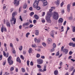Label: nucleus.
<instances>
[{"label":"nucleus","instance_id":"12","mask_svg":"<svg viewBox=\"0 0 75 75\" xmlns=\"http://www.w3.org/2000/svg\"><path fill=\"white\" fill-rule=\"evenodd\" d=\"M68 52V50L67 49H64L63 52L65 53V54H67Z\"/></svg>","mask_w":75,"mask_h":75},{"label":"nucleus","instance_id":"47","mask_svg":"<svg viewBox=\"0 0 75 75\" xmlns=\"http://www.w3.org/2000/svg\"><path fill=\"white\" fill-rule=\"evenodd\" d=\"M14 10V9L13 8H11L10 9V11H11V12L12 13L13 12V11Z\"/></svg>","mask_w":75,"mask_h":75},{"label":"nucleus","instance_id":"57","mask_svg":"<svg viewBox=\"0 0 75 75\" xmlns=\"http://www.w3.org/2000/svg\"><path fill=\"white\" fill-rule=\"evenodd\" d=\"M19 19L21 20V21H23V19H22V18H21V16H20Z\"/></svg>","mask_w":75,"mask_h":75},{"label":"nucleus","instance_id":"49","mask_svg":"<svg viewBox=\"0 0 75 75\" xmlns=\"http://www.w3.org/2000/svg\"><path fill=\"white\" fill-rule=\"evenodd\" d=\"M59 65L60 66H62V62H60V64H59Z\"/></svg>","mask_w":75,"mask_h":75},{"label":"nucleus","instance_id":"59","mask_svg":"<svg viewBox=\"0 0 75 75\" xmlns=\"http://www.w3.org/2000/svg\"><path fill=\"white\" fill-rule=\"evenodd\" d=\"M4 30L5 32H6V31H7V29H6V28H4Z\"/></svg>","mask_w":75,"mask_h":75},{"label":"nucleus","instance_id":"35","mask_svg":"<svg viewBox=\"0 0 75 75\" xmlns=\"http://www.w3.org/2000/svg\"><path fill=\"white\" fill-rule=\"evenodd\" d=\"M21 58L24 60V57H23V56L21 55Z\"/></svg>","mask_w":75,"mask_h":75},{"label":"nucleus","instance_id":"31","mask_svg":"<svg viewBox=\"0 0 75 75\" xmlns=\"http://www.w3.org/2000/svg\"><path fill=\"white\" fill-rule=\"evenodd\" d=\"M32 47H33L34 48H35L37 47V46L35 44H33L32 45Z\"/></svg>","mask_w":75,"mask_h":75},{"label":"nucleus","instance_id":"3","mask_svg":"<svg viewBox=\"0 0 75 75\" xmlns=\"http://www.w3.org/2000/svg\"><path fill=\"white\" fill-rule=\"evenodd\" d=\"M51 16H50V15L48 16L47 15L45 18V19L47 21V23H51V20L50 19V18Z\"/></svg>","mask_w":75,"mask_h":75},{"label":"nucleus","instance_id":"9","mask_svg":"<svg viewBox=\"0 0 75 75\" xmlns=\"http://www.w3.org/2000/svg\"><path fill=\"white\" fill-rule=\"evenodd\" d=\"M71 8V4H69L67 6V10L68 12H70V8Z\"/></svg>","mask_w":75,"mask_h":75},{"label":"nucleus","instance_id":"46","mask_svg":"<svg viewBox=\"0 0 75 75\" xmlns=\"http://www.w3.org/2000/svg\"><path fill=\"white\" fill-rule=\"evenodd\" d=\"M40 41L41 40H40V39H38L37 40V42H38V43H39V42H40Z\"/></svg>","mask_w":75,"mask_h":75},{"label":"nucleus","instance_id":"16","mask_svg":"<svg viewBox=\"0 0 75 75\" xmlns=\"http://www.w3.org/2000/svg\"><path fill=\"white\" fill-rule=\"evenodd\" d=\"M16 61L17 62H19V63L21 62V60H20V59L19 57H17V59H16Z\"/></svg>","mask_w":75,"mask_h":75},{"label":"nucleus","instance_id":"11","mask_svg":"<svg viewBox=\"0 0 75 75\" xmlns=\"http://www.w3.org/2000/svg\"><path fill=\"white\" fill-rule=\"evenodd\" d=\"M41 1H43V6H46L47 5V1L46 0H41Z\"/></svg>","mask_w":75,"mask_h":75},{"label":"nucleus","instance_id":"60","mask_svg":"<svg viewBox=\"0 0 75 75\" xmlns=\"http://www.w3.org/2000/svg\"><path fill=\"white\" fill-rule=\"evenodd\" d=\"M29 10H31V11H32V10H33V8H32V7H30L29 8Z\"/></svg>","mask_w":75,"mask_h":75},{"label":"nucleus","instance_id":"2","mask_svg":"<svg viewBox=\"0 0 75 75\" xmlns=\"http://www.w3.org/2000/svg\"><path fill=\"white\" fill-rule=\"evenodd\" d=\"M59 18V14L58 13L56 12H54V14L53 15V18L55 20H58Z\"/></svg>","mask_w":75,"mask_h":75},{"label":"nucleus","instance_id":"37","mask_svg":"<svg viewBox=\"0 0 75 75\" xmlns=\"http://www.w3.org/2000/svg\"><path fill=\"white\" fill-rule=\"evenodd\" d=\"M64 47L62 46V47L61 48V51H64Z\"/></svg>","mask_w":75,"mask_h":75},{"label":"nucleus","instance_id":"24","mask_svg":"<svg viewBox=\"0 0 75 75\" xmlns=\"http://www.w3.org/2000/svg\"><path fill=\"white\" fill-rule=\"evenodd\" d=\"M1 30L2 33H3L4 32V27H3V26L1 28Z\"/></svg>","mask_w":75,"mask_h":75},{"label":"nucleus","instance_id":"18","mask_svg":"<svg viewBox=\"0 0 75 75\" xmlns=\"http://www.w3.org/2000/svg\"><path fill=\"white\" fill-rule=\"evenodd\" d=\"M72 31L74 32L75 33V26H72Z\"/></svg>","mask_w":75,"mask_h":75},{"label":"nucleus","instance_id":"30","mask_svg":"<svg viewBox=\"0 0 75 75\" xmlns=\"http://www.w3.org/2000/svg\"><path fill=\"white\" fill-rule=\"evenodd\" d=\"M30 33H26V37H27V38H28V35H30Z\"/></svg>","mask_w":75,"mask_h":75},{"label":"nucleus","instance_id":"40","mask_svg":"<svg viewBox=\"0 0 75 75\" xmlns=\"http://www.w3.org/2000/svg\"><path fill=\"white\" fill-rule=\"evenodd\" d=\"M64 4V2H62L60 4L61 7H62Z\"/></svg>","mask_w":75,"mask_h":75},{"label":"nucleus","instance_id":"10","mask_svg":"<svg viewBox=\"0 0 75 75\" xmlns=\"http://www.w3.org/2000/svg\"><path fill=\"white\" fill-rule=\"evenodd\" d=\"M18 0H14V4H16V6H18L19 5V1H18Z\"/></svg>","mask_w":75,"mask_h":75},{"label":"nucleus","instance_id":"44","mask_svg":"<svg viewBox=\"0 0 75 75\" xmlns=\"http://www.w3.org/2000/svg\"><path fill=\"white\" fill-rule=\"evenodd\" d=\"M3 55L4 57H6V53L4 51L3 52Z\"/></svg>","mask_w":75,"mask_h":75},{"label":"nucleus","instance_id":"45","mask_svg":"<svg viewBox=\"0 0 75 75\" xmlns=\"http://www.w3.org/2000/svg\"><path fill=\"white\" fill-rule=\"evenodd\" d=\"M69 20H72V19H73V17L72 16L70 17L69 18Z\"/></svg>","mask_w":75,"mask_h":75},{"label":"nucleus","instance_id":"55","mask_svg":"<svg viewBox=\"0 0 75 75\" xmlns=\"http://www.w3.org/2000/svg\"><path fill=\"white\" fill-rule=\"evenodd\" d=\"M71 40L73 41L74 42H75V38H72Z\"/></svg>","mask_w":75,"mask_h":75},{"label":"nucleus","instance_id":"17","mask_svg":"<svg viewBox=\"0 0 75 75\" xmlns=\"http://www.w3.org/2000/svg\"><path fill=\"white\" fill-rule=\"evenodd\" d=\"M52 41V40L51 38H49L48 39L47 42L48 44H51V42Z\"/></svg>","mask_w":75,"mask_h":75},{"label":"nucleus","instance_id":"41","mask_svg":"<svg viewBox=\"0 0 75 75\" xmlns=\"http://www.w3.org/2000/svg\"><path fill=\"white\" fill-rule=\"evenodd\" d=\"M40 57V55L39 54H37L36 56V57H37V58H39Z\"/></svg>","mask_w":75,"mask_h":75},{"label":"nucleus","instance_id":"52","mask_svg":"<svg viewBox=\"0 0 75 75\" xmlns=\"http://www.w3.org/2000/svg\"><path fill=\"white\" fill-rule=\"evenodd\" d=\"M66 23H67V21H65L63 23L64 25H66Z\"/></svg>","mask_w":75,"mask_h":75},{"label":"nucleus","instance_id":"32","mask_svg":"<svg viewBox=\"0 0 75 75\" xmlns=\"http://www.w3.org/2000/svg\"><path fill=\"white\" fill-rule=\"evenodd\" d=\"M42 45H43V46H44V47H46V44H45V43L44 42H43L42 43Z\"/></svg>","mask_w":75,"mask_h":75},{"label":"nucleus","instance_id":"4","mask_svg":"<svg viewBox=\"0 0 75 75\" xmlns=\"http://www.w3.org/2000/svg\"><path fill=\"white\" fill-rule=\"evenodd\" d=\"M11 56H9L8 59V61L9 65H11L13 64V61L11 60Z\"/></svg>","mask_w":75,"mask_h":75},{"label":"nucleus","instance_id":"63","mask_svg":"<svg viewBox=\"0 0 75 75\" xmlns=\"http://www.w3.org/2000/svg\"><path fill=\"white\" fill-rule=\"evenodd\" d=\"M2 55H0V60H1L2 59Z\"/></svg>","mask_w":75,"mask_h":75},{"label":"nucleus","instance_id":"34","mask_svg":"<svg viewBox=\"0 0 75 75\" xmlns=\"http://www.w3.org/2000/svg\"><path fill=\"white\" fill-rule=\"evenodd\" d=\"M19 49L20 51H21V50H22V49H23V46H20Z\"/></svg>","mask_w":75,"mask_h":75},{"label":"nucleus","instance_id":"42","mask_svg":"<svg viewBox=\"0 0 75 75\" xmlns=\"http://www.w3.org/2000/svg\"><path fill=\"white\" fill-rule=\"evenodd\" d=\"M27 65L28 66L30 65V61L28 60L27 61Z\"/></svg>","mask_w":75,"mask_h":75},{"label":"nucleus","instance_id":"53","mask_svg":"<svg viewBox=\"0 0 75 75\" xmlns=\"http://www.w3.org/2000/svg\"><path fill=\"white\" fill-rule=\"evenodd\" d=\"M33 27V25L31 24L29 26V28H32Z\"/></svg>","mask_w":75,"mask_h":75},{"label":"nucleus","instance_id":"56","mask_svg":"<svg viewBox=\"0 0 75 75\" xmlns=\"http://www.w3.org/2000/svg\"><path fill=\"white\" fill-rule=\"evenodd\" d=\"M54 49V48H53V49H52L51 50V52H53V51H55Z\"/></svg>","mask_w":75,"mask_h":75},{"label":"nucleus","instance_id":"5","mask_svg":"<svg viewBox=\"0 0 75 75\" xmlns=\"http://www.w3.org/2000/svg\"><path fill=\"white\" fill-rule=\"evenodd\" d=\"M54 9H55V7H52L51 9H50L49 10V11H48L47 13V16H51V15L52 14V13L51 12L53 10H54Z\"/></svg>","mask_w":75,"mask_h":75},{"label":"nucleus","instance_id":"19","mask_svg":"<svg viewBox=\"0 0 75 75\" xmlns=\"http://www.w3.org/2000/svg\"><path fill=\"white\" fill-rule=\"evenodd\" d=\"M60 1L59 0H57V3H56V4L57 5V6H58V5L59 4V3L60 2H59Z\"/></svg>","mask_w":75,"mask_h":75},{"label":"nucleus","instance_id":"8","mask_svg":"<svg viewBox=\"0 0 75 75\" xmlns=\"http://www.w3.org/2000/svg\"><path fill=\"white\" fill-rule=\"evenodd\" d=\"M37 61L38 64L39 65H41V64H42L43 63V60L41 59H38Z\"/></svg>","mask_w":75,"mask_h":75},{"label":"nucleus","instance_id":"14","mask_svg":"<svg viewBox=\"0 0 75 75\" xmlns=\"http://www.w3.org/2000/svg\"><path fill=\"white\" fill-rule=\"evenodd\" d=\"M62 22H63V18H60L58 21L59 23H62Z\"/></svg>","mask_w":75,"mask_h":75},{"label":"nucleus","instance_id":"23","mask_svg":"<svg viewBox=\"0 0 75 75\" xmlns=\"http://www.w3.org/2000/svg\"><path fill=\"white\" fill-rule=\"evenodd\" d=\"M27 7V5H26V4H25L23 6V8L25 9Z\"/></svg>","mask_w":75,"mask_h":75},{"label":"nucleus","instance_id":"36","mask_svg":"<svg viewBox=\"0 0 75 75\" xmlns=\"http://www.w3.org/2000/svg\"><path fill=\"white\" fill-rule=\"evenodd\" d=\"M14 69V67H12L10 69V71H13Z\"/></svg>","mask_w":75,"mask_h":75},{"label":"nucleus","instance_id":"54","mask_svg":"<svg viewBox=\"0 0 75 75\" xmlns=\"http://www.w3.org/2000/svg\"><path fill=\"white\" fill-rule=\"evenodd\" d=\"M25 24L26 26H28V25H29V24L28 23H25Z\"/></svg>","mask_w":75,"mask_h":75},{"label":"nucleus","instance_id":"22","mask_svg":"<svg viewBox=\"0 0 75 75\" xmlns=\"http://www.w3.org/2000/svg\"><path fill=\"white\" fill-rule=\"evenodd\" d=\"M58 71L57 70H55L54 72V74L55 75H57L58 74Z\"/></svg>","mask_w":75,"mask_h":75},{"label":"nucleus","instance_id":"27","mask_svg":"<svg viewBox=\"0 0 75 75\" xmlns=\"http://www.w3.org/2000/svg\"><path fill=\"white\" fill-rule=\"evenodd\" d=\"M46 66H44L43 71H47V69H46Z\"/></svg>","mask_w":75,"mask_h":75},{"label":"nucleus","instance_id":"7","mask_svg":"<svg viewBox=\"0 0 75 75\" xmlns=\"http://www.w3.org/2000/svg\"><path fill=\"white\" fill-rule=\"evenodd\" d=\"M38 3H39V1H38V0H36L34 2V3L33 4V7L34 8L37 7V6H38Z\"/></svg>","mask_w":75,"mask_h":75},{"label":"nucleus","instance_id":"38","mask_svg":"<svg viewBox=\"0 0 75 75\" xmlns=\"http://www.w3.org/2000/svg\"><path fill=\"white\" fill-rule=\"evenodd\" d=\"M22 70L23 72H25V69H24V68H22Z\"/></svg>","mask_w":75,"mask_h":75},{"label":"nucleus","instance_id":"50","mask_svg":"<svg viewBox=\"0 0 75 75\" xmlns=\"http://www.w3.org/2000/svg\"><path fill=\"white\" fill-rule=\"evenodd\" d=\"M30 65L31 66H33V62H31L30 63Z\"/></svg>","mask_w":75,"mask_h":75},{"label":"nucleus","instance_id":"33","mask_svg":"<svg viewBox=\"0 0 75 75\" xmlns=\"http://www.w3.org/2000/svg\"><path fill=\"white\" fill-rule=\"evenodd\" d=\"M34 13L33 12H32L30 14V16H33V15H34Z\"/></svg>","mask_w":75,"mask_h":75},{"label":"nucleus","instance_id":"58","mask_svg":"<svg viewBox=\"0 0 75 75\" xmlns=\"http://www.w3.org/2000/svg\"><path fill=\"white\" fill-rule=\"evenodd\" d=\"M37 40V38H35L34 39V40H35V42H37V40Z\"/></svg>","mask_w":75,"mask_h":75},{"label":"nucleus","instance_id":"43","mask_svg":"<svg viewBox=\"0 0 75 75\" xmlns=\"http://www.w3.org/2000/svg\"><path fill=\"white\" fill-rule=\"evenodd\" d=\"M69 45H70V46H72V45H73V43L70 42L69 43Z\"/></svg>","mask_w":75,"mask_h":75},{"label":"nucleus","instance_id":"15","mask_svg":"<svg viewBox=\"0 0 75 75\" xmlns=\"http://www.w3.org/2000/svg\"><path fill=\"white\" fill-rule=\"evenodd\" d=\"M34 17H35V19L36 20H38L39 19V16L37 14H35L34 15Z\"/></svg>","mask_w":75,"mask_h":75},{"label":"nucleus","instance_id":"13","mask_svg":"<svg viewBox=\"0 0 75 75\" xmlns=\"http://www.w3.org/2000/svg\"><path fill=\"white\" fill-rule=\"evenodd\" d=\"M35 33L36 35H39V30H36Z\"/></svg>","mask_w":75,"mask_h":75},{"label":"nucleus","instance_id":"51","mask_svg":"<svg viewBox=\"0 0 75 75\" xmlns=\"http://www.w3.org/2000/svg\"><path fill=\"white\" fill-rule=\"evenodd\" d=\"M9 55V53H8V52H7L6 53V55H7L6 56V58H7L8 57Z\"/></svg>","mask_w":75,"mask_h":75},{"label":"nucleus","instance_id":"62","mask_svg":"<svg viewBox=\"0 0 75 75\" xmlns=\"http://www.w3.org/2000/svg\"><path fill=\"white\" fill-rule=\"evenodd\" d=\"M72 53H73V52H72V51H70L69 52V55H71V54H72Z\"/></svg>","mask_w":75,"mask_h":75},{"label":"nucleus","instance_id":"28","mask_svg":"<svg viewBox=\"0 0 75 75\" xmlns=\"http://www.w3.org/2000/svg\"><path fill=\"white\" fill-rule=\"evenodd\" d=\"M53 48H56V45L55 44V43H54L53 44Z\"/></svg>","mask_w":75,"mask_h":75},{"label":"nucleus","instance_id":"29","mask_svg":"<svg viewBox=\"0 0 75 75\" xmlns=\"http://www.w3.org/2000/svg\"><path fill=\"white\" fill-rule=\"evenodd\" d=\"M28 52H29L30 54V53H31V52H32V49L30 48L29 50L28 51Z\"/></svg>","mask_w":75,"mask_h":75},{"label":"nucleus","instance_id":"26","mask_svg":"<svg viewBox=\"0 0 75 75\" xmlns=\"http://www.w3.org/2000/svg\"><path fill=\"white\" fill-rule=\"evenodd\" d=\"M35 8H36V9L37 10H40L41 8H40L39 6H37V7H35Z\"/></svg>","mask_w":75,"mask_h":75},{"label":"nucleus","instance_id":"61","mask_svg":"<svg viewBox=\"0 0 75 75\" xmlns=\"http://www.w3.org/2000/svg\"><path fill=\"white\" fill-rule=\"evenodd\" d=\"M12 53H13V54H16V51H15V50H13L12 51Z\"/></svg>","mask_w":75,"mask_h":75},{"label":"nucleus","instance_id":"64","mask_svg":"<svg viewBox=\"0 0 75 75\" xmlns=\"http://www.w3.org/2000/svg\"><path fill=\"white\" fill-rule=\"evenodd\" d=\"M75 6V2H74L72 4V6Z\"/></svg>","mask_w":75,"mask_h":75},{"label":"nucleus","instance_id":"25","mask_svg":"<svg viewBox=\"0 0 75 75\" xmlns=\"http://www.w3.org/2000/svg\"><path fill=\"white\" fill-rule=\"evenodd\" d=\"M56 55V56H59V51L57 52Z\"/></svg>","mask_w":75,"mask_h":75},{"label":"nucleus","instance_id":"6","mask_svg":"<svg viewBox=\"0 0 75 75\" xmlns=\"http://www.w3.org/2000/svg\"><path fill=\"white\" fill-rule=\"evenodd\" d=\"M4 24H5V23H6V25L7 27H9V28H10L11 27V24L9 23V22H8V21H6L5 20V19L4 20Z\"/></svg>","mask_w":75,"mask_h":75},{"label":"nucleus","instance_id":"21","mask_svg":"<svg viewBox=\"0 0 75 75\" xmlns=\"http://www.w3.org/2000/svg\"><path fill=\"white\" fill-rule=\"evenodd\" d=\"M74 69V67L73 66H71L70 67V68L69 69L70 71H72V70Z\"/></svg>","mask_w":75,"mask_h":75},{"label":"nucleus","instance_id":"48","mask_svg":"<svg viewBox=\"0 0 75 75\" xmlns=\"http://www.w3.org/2000/svg\"><path fill=\"white\" fill-rule=\"evenodd\" d=\"M10 46H11V47H13V45L12 43H11L10 44Z\"/></svg>","mask_w":75,"mask_h":75},{"label":"nucleus","instance_id":"20","mask_svg":"<svg viewBox=\"0 0 75 75\" xmlns=\"http://www.w3.org/2000/svg\"><path fill=\"white\" fill-rule=\"evenodd\" d=\"M50 35L51 36H52V37L54 38V33H50Z\"/></svg>","mask_w":75,"mask_h":75},{"label":"nucleus","instance_id":"39","mask_svg":"<svg viewBox=\"0 0 75 75\" xmlns=\"http://www.w3.org/2000/svg\"><path fill=\"white\" fill-rule=\"evenodd\" d=\"M37 67L38 68H41V65H40L38 64L37 65Z\"/></svg>","mask_w":75,"mask_h":75},{"label":"nucleus","instance_id":"1","mask_svg":"<svg viewBox=\"0 0 75 75\" xmlns=\"http://www.w3.org/2000/svg\"><path fill=\"white\" fill-rule=\"evenodd\" d=\"M17 12H13L12 14V19H11L10 21H13V24H15L16 23V18H15V16H16L17 14Z\"/></svg>","mask_w":75,"mask_h":75}]
</instances>
